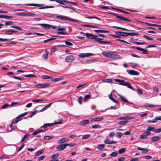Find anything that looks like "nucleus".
I'll use <instances>...</instances> for the list:
<instances>
[{
	"label": "nucleus",
	"instance_id": "nucleus-1",
	"mask_svg": "<svg viewBox=\"0 0 161 161\" xmlns=\"http://www.w3.org/2000/svg\"><path fill=\"white\" fill-rule=\"evenodd\" d=\"M114 52L108 51L104 52L102 53V54L104 56L114 60H116L120 58V56L118 54H115Z\"/></svg>",
	"mask_w": 161,
	"mask_h": 161
},
{
	"label": "nucleus",
	"instance_id": "nucleus-2",
	"mask_svg": "<svg viewBox=\"0 0 161 161\" xmlns=\"http://www.w3.org/2000/svg\"><path fill=\"white\" fill-rule=\"evenodd\" d=\"M114 80L115 82H118L119 84L120 85L126 86L132 90H134V88L131 86L130 84L128 82H125L124 80L118 79H115Z\"/></svg>",
	"mask_w": 161,
	"mask_h": 161
},
{
	"label": "nucleus",
	"instance_id": "nucleus-3",
	"mask_svg": "<svg viewBox=\"0 0 161 161\" xmlns=\"http://www.w3.org/2000/svg\"><path fill=\"white\" fill-rule=\"evenodd\" d=\"M56 17L57 18L59 19H64L66 20H70L74 22H76L79 23L80 22L77 19H72L71 18H69L68 17L63 16L62 15H58L56 16Z\"/></svg>",
	"mask_w": 161,
	"mask_h": 161
},
{
	"label": "nucleus",
	"instance_id": "nucleus-4",
	"mask_svg": "<svg viewBox=\"0 0 161 161\" xmlns=\"http://www.w3.org/2000/svg\"><path fill=\"white\" fill-rule=\"evenodd\" d=\"M37 25H41L44 28L46 29H49L52 28L53 29H55L57 28V27L56 26L50 25L47 24H38Z\"/></svg>",
	"mask_w": 161,
	"mask_h": 161
},
{
	"label": "nucleus",
	"instance_id": "nucleus-5",
	"mask_svg": "<svg viewBox=\"0 0 161 161\" xmlns=\"http://www.w3.org/2000/svg\"><path fill=\"white\" fill-rule=\"evenodd\" d=\"M75 59V57L73 55H68L65 58L66 62L68 63L72 62Z\"/></svg>",
	"mask_w": 161,
	"mask_h": 161
},
{
	"label": "nucleus",
	"instance_id": "nucleus-6",
	"mask_svg": "<svg viewBox=\"0 0 161 161\" xmlns=\"http://www.w3.org/2000/svg\"><path fill=\"white\" fill-rule=\"evenodd\" d=\"M95 41L96 42H99L100 43L103 44H110L111 43V42H110L106 41H104V39L103 38H96V39H95Z\"/></svg>",
	"mask_w": 161,
	"mask_h": 161
},
{
	"label": "nucleus",
	"instance_id": "nucleus-7",
	"mask_svg": "<svg viewBox=\"0 0 161 161\" xmlns=\"http://www.w3.org/2000/svg\"><path fill=\"white\" fill-rule=\"evenodd\" d=\"M49 86V85L47 83L39 84L35 86V87L37 88H43L47 87Z\"/></svg>",
	"mask_w": 161,
	"mask_h": 161
},
{
	"label": "nucleus",
	"instance_id": "nucleus-8",
	"mask_svg": "<svg viewBox=\"0 0 161 161\" xmlns=\"http://www.w3.org/2000/svg\"><path fill=\"white\" fill-rule=\"evenodd\" d=\"M15 15L19 16H34L35 15V14L34 13H32L31 12H28L26 13H17Z\"/></svg>",
	"mask_w": 161,
	"mask_h": 161
},
{
	"label": "nucleus",
	"instance_id": "nucleus-9",
	"mask_svg": "<svg viewBox=\"0 0 161 161\" xmlns=\"http://www.w3.org/2000/svg\"><path fill=\"white\" fill-rule=\"evenodd\" d=\"M151 134V132L149 131H146L143 133L142 135L139 137V138L141 139H146L147 138V136L150 135Z\"/></svg>",
	"mask_w": 161,
	"mask_h": 161
},
{
	"label": "nucleus",
	"instance_id": "nucleus-10",
	"mask_svg": "<svg viewBox=\"0 0 161 161\" xmlns=\"http://www.w3.org/2000/svg\"><path fill=\"white\" fill-rule=\"evenodd\" d=\"M113 15L114 16H115L116 18L119 19H120L121 20L124 21H128V22H130L131 21L130 20L127 18H126L124 17L119 16L116 14H114Z\"/></svg>",
	"mask_w": 161,
	"mask_h": 161
},
{
	"label": "nucleus",
	"instance_id": "nucleus-11",
	"mask_svg": "<svg viewBox=\"0 0 161 161\" xmlns=\"http://www.w3.org/2000/svg\"><path fill=\"white\" fill-rule=\"evenodd\" d=\"M94 54L91 53H80L79 56L81 58L88 57L90 56H93Z\"/></svg>",
	"mask_w": 161,
	"mask_h": 161
},
{
	"label": "nucleus",
	"instance_id": "nucleus-12",
	"mask_svg": "<svg viewBox=\"0 0 161 161\" xmlns=\"http://www.w3.org/2000/svg\"><path fill=\"white\" fill-rule=\"evenodd\" d=\"M66 147V144H61L58 146H57L56 147V149L58 151H62L64 150Z\"/></svg>",
	"mask_w": 161,
	"mask_h": 161
},
{
	"label": "nucleus",
	"instance_id": "nucleus-13",
	"mask_svg": "<svg viewBox=\"0 0 161 161\" xmlns=\"http://www.w3.org/2000/svg\"><path fill=\"white\" fill-rule=\"evenodd\" d=\"M85 34L86 35V37L88 38L91 39H96V37H97L98 36L97 35H94L92 34L89 33H86Z\"/></svg>",
	"mask_w": 161,
	"mask_h": 161
},
{
	"label": "nucleus",
	"instance_id": "nucleus-14",
	"mask_svg": "<svg viewBox=\"0 0 161 161\" xmlns=\"http://www.w3.org/2000/svg\"><path fill=\"white\" fill-rule=\"evenodd\" d=\"M158 120H161V116H156L155 118L152 120H148L147 122L152 123H156L157 122Z\"/></svg>",
	"mask_w": 161,
	"mask_h": 161
},
{
	"label": "nucleus",
	"instance_id": "nucleus-15",
	"mask_svg": "<svg viewBox=\"0 0 161 161\" xmlns=\"http://www.w3.org/2000/svg\"><path fill=\"white\" fill-rule=\"evenodd\" d=\"M127 73L131 75H138V72L135 70H127Z\"/></svg>",
	"mask_w": 161,
	"mask_h": 161
},
{
	"label": "nucleus",
	"instance_id": "nucleus-16",
	"mask_svg": "<svg viewBox=\"0 0 161 161\" xmlns=\"http://www.w3.org/2000/svg\"><path fill=\"white\" fill-rule=\"evenodd\" d=\"M115 33L116 35H120L121 36H127V33L122 31H115Z\"/></svg>",
	"mask_w": 161,
	"mask_h": 161
},
{
	"label": "nucleus",
	"instance_id": "nucleus-17",
	"mask_svg": "<svg viewBox=\"0 0 161 161\" xmlns=\"http://www.w3.org/2000/svg\"><path fill=\"white\" fill-rule=\"evenodd\" d=\"M69 140L68 138L64 137L58 140V142L59 144L67 142Z\"/></svg>",
	"mask_w": 161,
	"mask_h": 161
},
{
	"label": "nucleus",
	"instance_id": "nucleus-18",
	"mask_svg": "<svg viewBox=\"0 0 161 161\" xmlns=\"http://www.w3.org/2000/svg\"><path fill=\"white\" fill-rule=\"evenodd\" d=\"M103 119L104 117L103 116H102L101 117H97L92 119L91 120L93 121H100L103 120Z\"/></svg>",
	"mask_w": 161,
	"mask_h": 161
},
{
	"label": "nucleus",
	"instance_id": "nucleus-19",
	"mask_svg": "<svg viewBox=\"0 0 161 161\" xmlns=\"http://www.w3.org/2000/svg\"><path fill=\"white\" fill-rule=\"evenodd\" d=\"M26 6H36L37 7H40L41 6H43V4H39L36 3H28L25 4Z\"/></svg>",
	"mask_w": 161,
	"mask_h": 161
},
{
	"label": "nucleus",
	"instance_id": "nucleus-20",
	"mask_svg": "<svg viewBox=\"0 0 161 161\" xmlns=\"http://www.w3.org/2000/svg\"><path fill=\"white\" fill-rule=\"evenodd\" d=\"M136 49L141 51L142 52V53L145 54H148V51L146 50H145L143 48H140L139 47H136Z\"/></svg>",
	"mask_w": 161,
	"mask_h": 161
},
{
	"label": "nucleus",
	"instance_id": "nucleus-21",
	"mask_svg": "<svg viewBox=\"0 0 161 161\" xmlns=\"http://www.w3.org/2000/svg\"><path fill=\"white\" fill-rule=\"evenodd\" d=\"M89 122L90 121L88 120H85L81 121L79 124L81 125H83L88 124Z\"/></svg>",
	"mask_w": 161,
	"mask_h": 161
},
{
	"label": "nucleus",
	"instance_id": "nucleus-22",
	"mask_svg": "<svg viewBox=\"0 0 161 161\" xmlns=\"http://www.w3.org/2000/svg\"><path fill=\"white\" fill-rule=\"evenodd\" d=\"M161 138L158 136H155L152 137L151 140L153 142H155L159 141L160 140Z\"/></svg>",
	"mask_w": 161,
	"mask_h": 161
},
{
	"label": "nucleus",
	"instance_id": "nucleus-23",
	"mask_svg": "<svg viewBox=\"0 0 161 161\" xmlns=\"http://www.w3.org/2000/svg\"><path fill=\"white\" fill-rule=\"evenodd\" d=\"M54 137V136H46L44 137V139L47 140H48L53 139Z\"/></svg>",
	"mask_w": 161,
	"mask_h": 161
},
{
	"label": "nucleus",
	"instance_id": "nucleus-24",
	"mask_svg": "<svg viewBox=\"0 0 161 161\" xmlns=\"http://www.w3.org/2000/svg\"><path fill=\"white\" fill-rule=\"evenodd\" d=\"M48 52L47 50H46L45 53L42 55V57L43 59H46L48 58Z\"/></svg>",
	"mask_w": 161,
	"mask_h": 161
},
{
	"label": "nucleus",
	"instance_id": "nucleus-25",
	"mask_svg": "<svg viewBox=\"0 0 161 161\" xmlns=\"http://www.w3.org/2000/svg\"><path fill=\"white\" fill-rule=\"evenodd\" d=\"M155 128L154 127H151L150 126H148L146 129V130L147 131H152L155 132Z\"/></svg>",
	"mask_w": 161,
	"mask_h": 161
},
{
	"label": "nucleus",
	"instance_id": "nucleus-26",
	"mask_svg": "<svg viewBox=\"0 0 161 161\" xmlns=\"http://www.w3.org/2000/svg\"><path fill=\"white\" fill-rule=\"evenodd\" d=\"M55 2L62 4H64V3H68L69 1L66 0H55Z\"/></svg>",
	"mask_w": 161,
	"mask_h": 161
},
{
	"label": "nucleus",
	"instance_id": "nucleus-27",
	"mask_svg": "<svg viewBox=\"0 0 161 161\" xmlns=\"http://www.w3.org/2000/svg\"><path fill=\"white\" fill-rule=\"evenodd\" d=\"M4 34L6 35H11L12 34V30H7L4 32Z\"/></svg>",
	"mask_w": 161,
	"mask_h": 161
},
{
	"label": "nucleus",
	"instance_id": "nucleus-28",
	"mask_svg": "<svg viewBox=\"0 0 161 161\" xmlns=\"http://www.w3.org/2000/svg\"><path fill=\"white\" fill-rule=\"evenodd\" d=\"M104 146V144H99L97 145V148L99 150H102L103 149Z\"/></svg>",
	"mask_w": 161,
	"mask_h": 161
},
{
	"label": "nucleus",
	"instance_id": "nucleus-29",
	"mask_svg": "<svg viewBox=\"0 0 161 161\" xmlns=\"http://www.w3.org/2000/svg\"><path fill=\"white\" fill-rule=\"evenodd\" d=\"M59 156V154L58 153L53 154L51 156V158L52 159H55L58 158Z\"/></svg>",
	"mask_w": 161,
	"mask_h": 161
},
{
	"label": "nucleus",
	"instance_id": "nucleus-30",
	"mask_svg": "<svg viewBox=\"0 0 161 161\" xmlns=\"http://www.w3.org/2000/svg\"><path fill=\"white\" fill-rule=\"evenodd\" d=\"M64 79L63 77L61 78H53L52 79V80L55 82L58 81L62 80Z\"/></svg>",
	"mask_w": 161,
	"mask_h": 161
},
{
	"label": "nucleus",
	"instance_id": "nucleus-31",
	"mask_svg": "<svg viewBox=\"0 0 161 161\" xmlns=\"http://www.w3.org/2000/svg\"><path fill=\"white\" fill-rule=\"evenodd\" d=\"M126 150V148L125 147L122 148L121 149H119L118 151V153L119 154H122L124 153Z\"/></svg>",
	"mask_w": 161,
	"mask_h": 161
},
{
	"label": "nucleus",
	"instance_id": "nucleus-32",
	"mask_svg": "<svg viewBox=\"0 0 161 161\" xmlns=\"http://www.w3.org/2000/svg\"><path fill=\"white\" fill-rule=\"evenodd\" d=\"M128 122V121L125 120V121H122L120 122H119L118 123V124L119 125H124Z\"/></svg>",
	"mask_w": 161,
	"mask_h": 161
},
{
	"label": "nucleus",
	"instance_id": "nucleus-33",
	"mask_svg": "<svg viewBox=\"0 0 161 161\" xmlns=\"http://www.w3.org/2000/svg\"><path fill=\"white\" fill-rule=\"evenodd\" d=\"M45 16L47 17H49L51 18H54L55 17L54 14L49 13L46 14Z\"/></svg>",
	"mask_w": 161,
	"mask_h": 161
},
{
	"label": "nucleus",
	"instance_id": "nucleus-34",
	"mask_svg": "<svg viewBox=\"0 0 161 161\" xmlns=\"http://www.w3.org/2000/svg\"><path fill=\"white\" fill-rule=\"evenodd\" d=\"M137 149L139 150L142 151L144 153H146L148 152V150L145 149L144 148H142L140 147H138L137 148Z\"/></svg>",
	"mask_w": 161,
	"mask_h": 161
},
{
	"label": "nucleus",
	"instance_id": "nucleus-35",
	"mask_svg": "<svg viewBox=\"0 0 161 161\" xmlns=\"http://www.w3.org/2000/svg\"><path fill=\"white\" fill-rule=\"evenodd\" d=\"M12 78L15 79L20 80H25V78L23 77H19L16 76H13Z\"/></svg>",
	"mask_w": 161,
	"mask_h": 161
},
{
	"label": "nucleus",
	"instance_id": "nucleus-36",
	"mask_svg": "<svg viewBox=\"0 0 161 161\" xmlns=\"http://www.w3.org/2000/svg\"><path fill=\"white\" fill-rule=\"evenodd\" d=\"M140 22L141 23L145 24H147V25L151 26H157L158 25H156V24H150V23H148L145 22H144L141 21Z\"/></svg>",
	"mask_w": 161,
	"mask_h": 161
},
{
	"label": "nucleus",
	"instance_id": "nucleus-37",
	"mask_svg": "<svg viewBox=\"0 0 161 161\" xmlns=\"http://www.w3.org/2000/svg\"><path fill=\"white\" fill-rule=\"evenodd\" d=\"M117 95L120 97L123 101L125 102L128 103V101L127 100L125 99L122 95L118 93H117Z\"/></svg>",
	"mask_w": 161,
	"mask_h": 161
},
{
	"label": "nucleus",
	"instance_id": "nucleus-38",
	"mask_svg": "<svg viewBox=\"0 0 161 161\" xmlns=\"http://www.w3.org/2000/svg\"><path fill=\"white\" fill-rule=\"evenodd\" d=\"M11 28H14L16 29L19 30H22L23 29L21 27L18 26H10Z\"/></svg>",
	"mask_w": 161,
	"mask_h": 161
},
{
	"label": "nucleus",
	"instance_id": "nucleus-39",
	"mask_svg": "<svg viewBox=\"0 0 161 161\" xmlns=\"http://www.w3.org/2000/svg\"><path fill=\"white\" fill-rule=\"evenodd\" d=\"M24 76L26 77H35L36 76L35 75L33 74L25 75Z\"/></svg>",
	"mask_w": 161,
	"mask_h": 161
},
{
	"label": "nucleus",
	"instance_id": "nucleus-40",
	"mask_svg": "<svg viewBox=\"0 0 161 161\" xmlns=\"http://www.w3.org/2000/svg\"><path fill=\"white\" fill-rule=\"evenodd\" d=\"M127 36L130 35L131 36H138L139 35V34L138 33H136L134 32H131V33H127Z\"/></svg>",
	"mask_w": 161,
	"mask_h": 161
},
{
	"label": "nucleus",
	"instance_id": "nucleus-41",
	"mask_svg": "<svg viewBox=\"0 0 161 161\" xmlns=\"http://www.w3.org/2000/svg\"><path fill=\"white\" fill-rule=\"evenodd\" d=\"M13 24V22L12 21H8L5 23V25H12Z\"/></svg>",
	"mask_w": 161,
	"mask_h": 161
},
{
	"label": "nucleus",
	"instance_id": "nucleus-42",
	"mask_svg": "<svg viewBox=\"0 0 161 161\" xmlns=\"http://www.w3.org/2000/svg\"><path fill=\"white\" fill-rule=\"evenodd\" d=\"M52 77H51L48 76V75H43L42 76V79H49L50 78H51Z\"/></svg>",
	"mask_w": 161,
	"mask_h": 161
},
{
	"label": "nucleus",
	"instance_id": "nucleus-43",
	"mask_svg": "<svg viewBox=\"0 0 161 161\" xmlns=\"http://www.w3.org/2000/svg\"><path fill=\"white\" fill-rule=\"evenodd\" d=\"M92 127L93 129H97L101 128V126L99 125H92Z\"/></svg>",
	"mask_w": 161,
	"mask_h": 161
},
{
	"label": "nucleus",
	"instance_id": "nucleus-44",
	"mask_svg": "<svg viewBox=\"0 0 161 161\" xmlns=\"http://www.w3.org/2000/svg\"><path fill=\"white\" fill-rule=\"evenodd\" d=\"M83 26H84L87 27H92V28H98V27L97 26H92V25H83Z\"/></svg>",
	"mask_w": 161,
	"mask_h": 161
},
{
	"label": "nucleus",
	"instance_id": "nucleus-45",
	"mask_svg": "<svg viewBox=\"0 0 161 161\" xmlns=\"http://www.w3.org/2000/svg\"><path fill=\"white\" fill-rule=\"evenodd\" d=\"M43 152V151L42 150L38 151L35 153V155L36 156H39Z\"/></svg>",
	"mask_w": 161,
	"mask_h": 161
},
{
	"label": "nucleus",
	"instance_id": "nucleus-46",
	"mask_svg": "<svg viewBox=\"0 0 161 161\" xmlns=\"http://www.w3.org/2000/svg\"><path fill=\"white\" fill-rule=\"evenodd\" d=\"M29 135V134H26L22 138V139L21 140V142H24L26 138L27 137V136Z\"/></svg>",
	"mask_w": 161,
	"mask_h": 161
},
{
	"label": "nucleus",
	"instance_id": "nucleus-47",
	"mask_svg": "<svg viewBox=\"0 0 161 161\" xmlns=\"http://www.w3.org/2000/svg\"><path fill=\"white\" fill-rule=\"evenodd\" d=\"M111 141L107 138L104 141V142L106 144H111Z\"/></svg>",
	"mask_w": 161,
	"mask_h": 161
},
{
	"label": "nucleus",
	"instance_id": "nucleus-48",
	"mask_svg": "<svg viewBox=\"0 0 161 161\" xmlns=\"http://www.w3.org/2000/svg\"><path fill=\"white\" fill-rule=\"evenodd\" d=\"M90 136V135L89 134H86L84 135L82 137V139H86L89 138Z\"/></svg>",
	"mask_w": 161,
	"mask_h": 161
},
{
	"label": "nucleus",
	"instance_id": "nucleus-49",
	"mask_svg": "<svg viewBox=\"0 0 161 161\" xmlns=\"http://www.w3.org/2000/svg\"><path fill=\"white\" fill-rule=\"evenodd\" d=\"M118 155V153L116 152H114L110 154V155L111 157H115Z\"/></svg>",
	"mask_w": 161,
	"mask_h": 161
},
{
	"label": "nucleus",
	"instance_id": "nucleus-50",
	"mask_svg": "<svg viewBox=\"0 0 161 161\" xmlns=\"http://www.w3.org/2000/svg\"><path fill=\"white\" fill-rule=\"evenodd\" d=\"M91 97V96L90 95H89V94L86 95L85 96L84 98V100L85 101H86V100H87L88 99L90 98Z\"/></svg>",
	"mask_w": 161,
	"mask_h": 161
},
{
	"label": "nucleus",
	"instance_id": "nucleus-51",
	"mask_svg": "<svg viewBox=\"0 0 161 161\" xmlns=\"http://www.w3.org/2000/svg\"><path fill=\"white\" fill-rule=\"evenodd\" d=\"M53 6H45L42 7H40L39 8V9H45V8H53Z\"/></svg>",
	"mask_w": 161,
	"mask_h": 161
},
{
	"label": "nucleus",
	"instance_id": "nucleus-52",
	"mask_svg": "<svg viewBox=\"0 0 161 161\" xmlns=\"http://www.w3.org/2000/svg\"><path fill=\"white\" fill-rule=\"evenodd\" d=\"M116 135L117 137L119 138L122 136V134L121 132H118L117 133Z\"/></svg>",
	"mask_w": 161,
	"mask_h": 161
},
{
	"label": "nucleus",
	"instance_id": "nucleus-53",
	"mask_svg": "<svg viewBox=\"0 0 161 161\" xmlns=\"http://www.w3.org/2000/svg\"><path fill=\"white\" fill-rule=\"evenodd\" d=\"M65 44L68 46H72L73 45V44L72 43L67 41H65Z\"/></svg>",
	"mask_w": 161,
	"mask_h": 161
},
{
	"label": "nucleus",
	"instance_id": "nucleus-54",
	"mask_svg": "<svg viewBox=\"0 0 161 161\" xmlns=\"http://www.w3.org/2000/svg\"><path fill=\"white\" fill-rule=\"evenodd\" d=\"M10 106V105L7 104V103H5V104H4V105H3L2 107H1V108L2 109H5L8 107L9 106Z\"/></svg>",
	"mask_w": 161,
	"mask_h": 161
},
{
	"label": "nucleus",
	"instance_id": "nucleus-55",
	"mask_svg": "<svg viewBox=\"0 0 161 161\" xmlns=\"http://www.w3.org/2000/svg\"><path fill=\"white\" fill-rule=\"evenodd\" d=\"M10 130H9V127H8V130L9 131H12L14 130V128L13 127V126L12 125H10Z\"/></svg>",
	"mask_w": 161,
	"mask_h": 161
},
{
	"label": "nucleus",
	"instance_id": "nucleus-56",
	"mask_svg": "<svg viewBox=\"0 0 161 161\" xmlns=\"http://www.w3.org/2000/svg\"><path fill=\"white\" fill-rule=\"evenodd\" d=\"M43 101V99H36L33 100L32 101L33 102L37 103L39 102V101Z\"/></svg>",
	"mask_w": 161,
	"mask_h": 161
},
{
	"label": "nucleus",
	"instance_id": "nucleus-57",
	"mask_svg": "<svg viewBox=\"0 0 161 161\" xmlns=\"http://www.w3.org/2000/svg\"><path fill=\"white\" fill-rule=\"evenodd\" d=\"M86 18H88V19H96L99 20H100V19L99 18H98V17H87V16H86L85 17Z\"/></svg>",
	"mask_w": 161,
	"mask_h": 161
},
{
	"label": "nucleus",
	"instance_id": "nucleus-58",
	"mask_svg": "<svg viewBox=\"0 0 161 161\" xmlns=\"http://www.w3.org/2000/svg\"><path fill=\"white\" fill-rule=\"evenodd\" d=\"M135 44H137V45H142L145 44L146 42H136L134 43Z\"/></svg>",
	"mask_w": 161,
	"mask_h": 161
},
{
	"label": "nucleus",
	"instance_id": "nucleus-59",
	"mask_svg": "<svg viewBox=\"0 0 161 161\" xmlns=\"http://www.w3.org/2000/svg\"><path fill=\"white\" fill-rule=\"evenodd\" d=\"M127 116L124 117H120L118 118V119L119 120H127Z\"/></svg>",
	"mask_w": 161,
	"mask_h": 161
},
{
	"label": "nucleus",
	"instance_id": "nucleus-60",
	"mask_svg": "<svg viewBox=\"0 0 161 161\" xmlns=\"http://www.w3.org/2000/svg\"><path fill=\"white\" fill-rule=\"evenodd\" d=\"M55 38H50V39H47V40H45L44 41V43H47L48 42H49L51 41H52V40H54L55 39Z\"/></svg>",
	"mask_w": 161,
	"mask_h": 161
},
{
	"label": "nucleus",
	"instance_id": "nucleus-61",
	"mask_svg": "<svg viewBox=\"0 0 161 161\" xmlns=\"http://www.w3.org/2000/svg\"><path fill=\"white\" fill-rule=\"evenodd\" d=\"M45 155H43L42 156L39 158H38V160H43L44 158H45Z\"/></svg>",
	"mask_w": 161,
	"mask_h": 161
},
{
	"label": "nucleus",
	"instance_id": "nucleus-62",
	"mask_svg": "<svg viewBox=\"0 0 161 161\" xmlns=\"http://www.w3.org/2000/svg\"><path fill=\"white\" fill-rule=\"evenodd\" d=\"M152 158V157L150 156H146L143 157V158L147 159H149Z\"/></svg>",
	"mask_w": 161,
	"mask_h": 161
},
{
	"label": "nucleus",
	"instance_id": "nucleus-63",
	"mask_svg": "<svg viewBox=\"0 0 161 161\" xmlns=\"http://www.w3.org/2000/svg\"><path fill=\"white\" fill-rule=\"evenodd\" d=\"M125 160V158L124 157H121L119 158L118 159V161H124Z\"/></svg>",
	"mask_w": 161,
	"mask_h": 161
},
{
	"label": "nucleus",
	"instance_id": "nucleus-64",
	"mask_svg": "<svg viewBox=\"0 0 161 161\" xmlns=\"http://www.w3.org/2000/svg\"><path fill=\"white\" fill-rule=\"evenodd\" d=\"M161 132V128L155 129V132L157 133H159Z\"/></svg>",
	"mask_w": 161,
	"mask_h": 161
}]
</instances>
